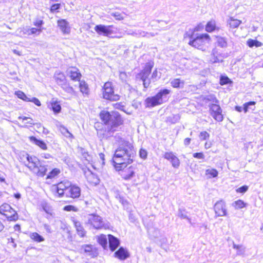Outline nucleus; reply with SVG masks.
Here are the masks:
<instances>
[{"mask_svg":"<svg viewBox=\"0 0 263 263\" xmlns=\"http://www.w3.org/2000/svg\"><path fill=\"white\" fill-rule=\"evenodd\" d=\"M136 154L133 145L128 141H123L114 154L113 162L115 167L118 170L126 167L127 164L133 162Z\"/></svg>","mask_w":263,"mask_h":263,"instance_id":"1","label":"nucleus"},{"mask_svg":"<svg viewBox=\"0 0 263 263\" xmlns=\"http://www.w3.org/2000/svg\"><path fill=\"white\" fill-rule=\"evenodd\" d=\"M20 161L37 176L43 177L45 175L47 171V167L41 164L36 157L25 153L20 156Z\"/></svg>","mask_w":263,"mask_h":263,"instance_id":"2","label":"nucleus"},{"mask_svg":"<svg viewBox=\"0 0 263 263\" xmlns=\"http://www.w3.org/2000/svg\"><path fill=\"white\" fill-rule=\"evenodd\" d=\"M100 116L102 121L107 126V129L109 134L115 132L117 128L122 123L120 115L116 111L110 113L107 111H102Z\"/></svg>","mask_w":263,"mask_h":263,"instance_id":"3","label":"nucleus"},{"mask_svg":"<svg viewBox=\"0 0 263 263\" xmlns=\"http://www.w3.org/2000/svg\"><path fill=\"white\" fill-rule=\"evenodd\" d=\"M189 44L199 49L203 50L204 45L209 43L210 40L208 34H202L194 38V34L192 32Z\"/></svg>","mask_w":263,"mask_h":263,"instance_id":"4","label":"nucleus"},{"mask_svg":"<svg viewBox=\"0 0 263 263\" xmlns=\"http://www.w3.org/2000/svg\"><path fill=\"white\" fill-rule=\"evenodd\" d=\"M0 213L5 216L9 221H16L18 219L16 212L7 203H4L0 206Z\"/></svg>","mask_w":263,"mask_h":263,"instance_id":"5","label":"nucleus"},{"mask_svg":"<svg viewBox=\"0 0 263 263\" xmlns=\"http://www.w3.org/2000/svg\"><path fill=\"white\" fill-rule=\"evenodd\" d=\"M103 95L104 99L110 101H116L120 99V96L115 93L112 84L110 82H107L104 84Z\"/></svg>","mask_w":263,"mask_h":263,"instance_id":"6","label":"nucleus"},{"mask_svg":"<svg viewBox=\"0 0 263 263\" xmlns=\"http://www.w3.org/2000/svg\"><path fill=\"white\" fill-rule=\"evenodd\" d=\"M86 224H89L96 229L106 228L104 221L101 217L95 215H89L87 217Z\"/></svg>","mask_w":263,"mask_h":263,"instance_id":"7","label":"nucleus"},{"mask_svg":"<svg viewBox=\"0 0 263 263\" xmlns=\"http://www.w3.org/2000/svg\"><path fill=\"white\" fill-rule=\"evenodd\" d=\"M209 108L210 115L215 120L218 122H221L223 120L222 109L219 105L212 103L209 105Z\"/></svg>","mask_w":263,"mask_h":263,"instance_id":"8","label":"nucleus"},{"mask_svg":"<svg viewBox=\"0 0 263 263\" xmlns=\"http://www.w3.org/2000/svg\"><path fill=\"white\" fill-rule=\"evenodd\" d=\"M71 182L68 180H64L58 183L53 187V190L58 194L59 197H62L64 195H66V192L67 189H69Z\"/></svg>","mask_w":263,"mask_h":263,"instance_id":"9","label":"nucleus"},{"mask_svg":"<svg viewBox=\"0 0 263 263\" xmlns=\"http://www.w3.org/2000/svg\"><path fill=\"white\" fill-rule=\"evenodd\" d=\"M214 209L215 213V217L226 216L227 215L226 204L222 200L217 201L214 205Z\"/></svg>","mask_w":263,"mask_h":263,"instance_id":"10","label":"nucleus"},{"mask_svg":"<svg viewBox=\"0 0 263 263\" xmlns=\"http://www.w3.org/2000/svg\"><path fill=\"white\" fill-rule=\"evenodd\" d=\"M226 57L216 48L213 49L209 61L212 64L222 63Z\"/></svg>","mask_w":263,"mask_h":263,"instance_id":"11","label":"nucleus"},{"mask_svg":"<svg viewBox=\"0 0 263 263\" xmlns=\"http://www.w3.org/2000/svg\"><path fill=\"white\" fill-rule=\"evenodd\" d=\"M81 195V189L80 188L75 185H72L71 184L67 189L66 192V197H70L72 198H77L80 197Z\"/></svg>","mask_w":263,"mask_h":263,"instance_id":"12","label":"nucleus"},{"mask_svg":"<svg viewBox=\"0 0 263 263\" xmlns=\"http://www.w3.org/2000/svg\"><path fill=\"white\" fill-rule=\"evenodd\" d=\"M112 26H105L103 25H98L95 27V31L100 35L108 36L112 33L111 30Z\"/></svg>","mask_w":263,"mask_h":263,"instance_id":"13","label":"nucleus"},{"mask_svg":"<svg viewBox=\"0 0 263 263\" xmlns=\"http://www.w3.org/2000/svg\"><path fill=\"white\" fill-rule=\"evenodd\" d=\"M80 251L82 253L85 254L86 256H89L90 258H93L98 255L97 251L91 245L82 246L80 249Z\"/></svg>","mask_w":263,"mask_h":263,"instance_id":"14","label":"nucleus"},{"mask_svg":"<svg viewBox=\"0 0 263 263\" xmlns=\"http://www.w3.org/2000/svg\"><path fill=\"white\" fill-rule=\"evenodd\" d=\"M153 67V63L149 62L146 64L144 69L139 74L142 81L149 78Z\"/></svg>","mask_w":263,"mask_h":263,"instance_id":"15","label":"nucleus"},{"mask_svg":"<svg viewBox=\"0 0 263 263\" xmlns=\"http://www.w3.org/2000/svg\"><path fill=\"white\" fill-rule=\"evenodd\" d=\"M58 25L63 34H68L70 33V28L68 22L66 20L62 19L58 20Z\"/></svg>","mask_w":263,"mask_h":263,"instance_id":"16","label":"nucleus"},{"mask_svg":"<svg viewBox=\"0 0 263 263\" xmlns=\"http://www.w3.org/2000/svg\"><path fill=\"white\" fill-rule=\"evenodd\" d=\"M114 256L121 260H124L129 257V254L126 249L120 247L118 251L115 252Z\"/></svg>","mask_w":263,"mask_h":263,"instance_id":"17","label":"nucleus"},{"mask_svg":"<svg viewBox=\"0 0 263 263\" xmlns=\"http://www.w3.org/2000/svg\"><path fill=\"white\" fill-rule=\"evenodd\" d=\"M146 106L147 107H154L162 104L161 101L157 98V95L152 97H148L145 100Z\"/></svg>","mask_w":263,"mask_h":263,"instance_id":"18","label":"nucleus"},{"mask_svg":"<svg viewBox=\"0 0 263 263\" xmlns=\"http://www.w3.org/2000/svg\"><path fill=\"white\" fill-rule=\"evenodd\" d=\"M109 248L111 251H115L119 246V240L112 235H108Z\"/></svg>","mask_w":263,"mask_h":263,"instance_id":"19","label":"nucleus"},{"mask_svg":"<svg viewBox=\"0 0 263 263\" xmlns=\"http://www.w3.org/2000/svg\"><path fill=\"white\" fill-rule=\"evenodd\" d=\"M85 175L89 182L95 185L99 183V179L96 175L92 173L90 171L88 170L87 171L85 172Z\"/></svg>","mask_w":263,"mask_h":263,"instance_id":"20","label":"nucleus"},{"mask_svg":"<svg viewBox=\"0 0 263 263\" xmlns=\"http://www.w3.org/2000/svg\"><path fill=\"white\" fill-rule=\"evenodd\" d=\"M171 92V90L168 89H161L157 94V97L158 98L162 103L166 102L167 100V96Z\"/></svg>","mask_w":263,"mask_h":263,"instance_id":"21","label":"nucleus"},{"mask_svg":"<svg viewBox=\"0 0 263 263\" xmlns=\"http://www.w3.org/2000/svg\"><path fill=\"white\" fill-rule=\"evenodd\" d=\"M68 73L71 79L74 81H79L81 74L78 72V70L76 68H71L68 70Z\"/></svg>","mask_w":263,"mask_h":263,"instance_id":"22","label":"nucleus"},{"mask_svg":"<svg viewBox=\"0 0 263 263\" xmlns=\"http://www.w3.org/2000/svg\"><path fill=\"white\" fill-rule=\"evenodd\" d=\"M134 168L130 166L123 172L122 176L124 179L129 180L134 176Z\"/></svg>","mask_w":263,"mask_h":263,"instance_id":"23","label":"nucleus"},{"mask_svg":"<svg viewBox=\"0 0 263 263\" xmlns=\"http://www.w3.org/2000/svg\"><path fill=\"white\" fill-rule=\"evenodd\" d=\"M54 79L59 85H61L66 81L64 74L59 71H56L54 74Z\"/></svg>","mask_w":263,"mask_h":263,"instance_id":"24","label":"nucleus"},{"mask_svg":"<svg viewBox=\"0 0 263 263\" xmlns=\"http://www.w3.org/2000/svg\"><path fill=\"white\" fill-rule=\"evenodd\" d=\"M30 141L34 143L35 145L39 146L43 150H46L47 148L46 143L42 140L36 139L35 137L32 136L30 137Z\"/></svg>","mask_w":263,"mask_h":263,"instance_id":"25","label":"nucleus"},{"mask_svg":"<svg viewBox=\"0 0 263 263\" xmlns=\"http://www.w3.org/2000/svg\"><path fill=\"white\" fill-rule=\"evenodd\" d=\"M171 85L174 88H179L183 87L184 82L180 79H174L171 81Z\"/></svg>","mask_w":263,"mask_h":263,"instance_id":"26","label":"nucleus"},{"mask_svg":"<svg viewBox=\"0 0 263 263\" xmlns=\"http://www.w3.org/2000/svg\"><path fill=\"white\" fill-rule=\"evenodd\" d=\"M97 241L104 249L107 247V238L105 235L101 234L97 236Z\"/></svg>","mask_w":263,"mask_h":263,"instance_id":"27","label":"nucleus"},{"mask_svg":"<svg viewBox=\"0 0 263 263\" xmlns=\"http://www.w3.org/2000/svg\"><path fill=\"white\" fill-rule=\"evenodd\" d=\"M30 237L34 241L41 242L44 241V238L36 232H33L30 234Z\"/></svg>","mask_w":263,"mask_h":263,"instance_id":"28","label":"nucleus"},{"mask_svg":"<svg viewBox=\"0 0 263 263\" xmlns=\"http://www.w3.org/2000/svg\"><path fill=\"white\" fill-rule=\"evenodd\" d=\"M233 248L237 250V255H243L246 251V248L242 245H237L233 242Z\"/></svg>","mask_w":263,"mask_h":263,"instance_id":"29","label":"nucleus"},{"mask_svg":"<svg viewBox=\"0 0 263 263\" xmlns=\"http://www.w3.org/2000/svg\"><path fill=\"white\" fill-rule=\"evenodd\" d=\"M247 45L251 48L253 47H259L262 45V43L256 40L249 39L247 41Z\"/></svg>","mask_w":263,"mask_h":263,"instance_id":"30","label":"nucleus"},{"mask_svg":"<svg viewBox=\"0 0 263 263\" xmlns=\"http://www.w3.org/2000/svg\"><path fill=\"white\" fill-rule=\"evenodd\" d=\"M60 86L62 89L67 93L72 94L74 92L73 88L70 86L66 81Z\"/></svg>","mask_w":263,"mask_h":263,"instance_id":"31","label":"nucleus"},{"mask_svg":"<svg viewBox=\"0 0 263 263\" xmlns=\"http://www.w3.org/2000/svg\"><path fill=\"white\" fill-rule=\"evenodd\" d=\"M15 95L17 96V97L27 102V101L30 100V98H28L23 91L18 90L15 92Z\"/></svg>","mask_w":263,"mask_h":263,"instance_id":"32","label":"nucleus"},{"mask_svg":"<svg viewBox=\"0 0 263 263\" xmlns=\"http://www.w3.org/2000/svg\"><path fill=\"white\" fill-rule=\"evenodd\" d=\"M217 43L219 46L224 48L227 46V42L225 38L222 37H218L217 39Z\"/></svg>","mask_w":263,"mask_h":263,"instance_id":"33","label":"nucleus"},{"mask_svg":"<svg viewBox=\"0 0 263 263\" xmlns=\"http://www.w3.org/2000/svg\"><path fill=\"white\" fill-rule=\"evenodd\" d=\"M241 22L238 20L231 18L229 21V25L232 28H237L240 24Z\"/></svg>","mask_w":263,"mask_h":263,"instance_id":"34","label":"nucleus"},{"mask_svg":"<svg viewBox=\"0 0 263 263\" xmlns=\"http://www.w3.org/2000/svg\"><path fill=\"white\" fill-rule=\"evenodd\" d=\"M51 107L54 113H59L61 110V105L57 102L51 103Z\"/></svg>","mask_w":263,"mask_h":263,"instance_id":"35","label":"nucleus"},{"mask_svg":"<svg viewBox=\"0 0 263 263\" xmlns=\"http://www.w3.org/2000/svg\"><path fill=\"white\" fill-rule=\"evenodd\" d=\"M233 205L235 209H239L243 208L245 206V203L242 200H238L233 203Z\"/></svg>","mask_w":263,"mask_h":263,"instance_id":"36","label":"nucleus"},{"mask_svg":"<svg viewBox=\"0 0 263 263\" xmlns=\"http://www.w3.org/2000/svg\"><path fill=\"white\" fill-rule=\"evenodd\" d=\"M176 157L172 152H165L163 155V157L170 162Z\"/></svg>","mask_w":263,"mask_h":263,"instance_id":"37","label":"nucleus"},{"mask_svg":"<svg viewBox=\"0 0 263 263\" xmlns=\"http://www.w3.org/2000/svg\"><path fill=\"white\" fill-rule=\"evenodd\" d=\"M80 91L83 93H88V86L85 82H81L79 83Z\"/></svg>","mask_w":263,"mask_h":263,"instance_id":"38","label":"nucleus"},{"mask_svg":"<svg viewBox=\"0 0 263 263\" xmlns=\"http://www.w3.org/2000/svg\"><path fill=\"white\" fill-rule=\"evenodd\" d=\"M60 173V171L58 168L53 169L48 175L47 178H52L57 176Z\"/></svg>","mask_w":263,"mask_h":263,"instance_id":"39","label":"nucleus"},{"mask_svg":"<svg viewBox=\"0 0 263 263\" xmlns=\"http://www.w3.org/2000/svg\"><path fill=\"white\" fill-rule=\"evenodd\" d=\"M178 216L181 219H187L189 221H190V219H189L188 218V217L186 214V212H185V210H182V209L179 210L178 213Z\"/></svg>","mask_w":263,"mask_h":263,"instance_id":"40","label":"nucleus"},{"mask_svg":"<svg viewBox=\"0 0 263 263\" xmlns=\"http://www.w3.org/2000/svg\"><path fill=\"white\" fill-rule=\"evenodd\" d=\"M206 174L210 175L212 177H216L218 175V171L214 168L208 169L206 171Z\"/></svg>","mask_w":263,"mask_h":263,"instance_id":"41","label":"nucleus"},{"mask_svg":"<svg viewBox=\"0 0 263 263\" xmlns=\"http://www.w3.org/2000/svg\"><path fill=\"white\" fill-rule=\"evenodd\" d=\"M215 25L213 22H209L206 26L205 29L208 32H212L215 29Z\"/></svg>","mask_w":263,"mask_h":263,"instance_id":"42","label":"nucleus"},{"mask_svg":"<svg viewBox=\"0 0 263 263\" xmlns=\"http://www.w3.org/2000/svg\"><path fill=\"white\" fill-rule=\"evenodd\" d=\"M171 163L173 167L176 168L179 167L180 164V160L177 156L171 161Z\"/></svg>","mask_w":263,"mask_h":263,"instance_id":"43","label":"nucleus"},{"mask_svg":"<svg viewBox=\"0 0 263 263\" xmlns=\"http://www.w3.org/2000/svg\"><path fill=\"white\" fill-rule=\"evenodd\" d=\"M231 82L230 79L226 76H221L220 79V84L221 85L229 84Z\"/></svg>","mask_w":263,"mask_h":263,"instance_id":"44","label":"nucleus"},{"mask_svg":"<svg viewBox=\"0 0 263 263\" xmlns=\"http://www.w3.org/2000/svg\"><path fill=\"white\" fill-rule=\"evenodd\" d=\"M134 34H135V35L137 36H145L146 35V34H149V33H146L144 31H141L140 30L134 31ZM149 34L152 36H153L154 35V34H153L152 33H149Z\"/></svg>","mask_w":263,"mask_h":263,"instance_id":"45","label":"nucleus"},{"mask_svg":"<svg viewBox=\"0 0 263 263\" xmlns=\"http://www.w3.org/2000/svg\"><path fill=\"white\" fill-rule=\"evenodd\" d=\"M64 210L66 211H74V212H77L78 211V209L73 205H66L64 207Z\"/></svg>","mask_w":263,"mask_h":263,"instance_id":"46","label":"nucleus"},{"mask_svg":"<svg viewBox=\"0 0 263 263\" xmlns=\"http://www.w3.org/2000/svg\"><path fill=\"white\" fill-rule=\"evenodd\" d=\"M78 234L81 237L85 235L86 232L84 230L82 226L76 229Z\"/></svg>","mask_w":263,"mask_h":263,"instance_id":"47","label":"nucleus"},{"mask_svg":"<svg viewBox=\"0 0 263 263\" xmlns=\"http://www.w3.org/2000/svg\"><path fill=\"white\" fill-rule=\"evenodd\" d=\"M209 134L205 131L201 132L199 135V138L201 140H205L206 139L209 138Z\"/></svg>","mask_w":263,"mask_h":263,"instance_id":"48","label":"nucleus"},{"mask_svg":"<svg viewBox=\"0 0 263 263\" xmlns=\"http://www.w3.org/2000/svg\"><path fill=\"white\" fill-rule=\"evenodd\" d=\"M61 130L62 134L64 135L66 137H72V135L68 130V129L64 127H61Z\"/></svg>","mask_w":263,"mask_h":263,"instance_id":"49","label":"nucleus"},{"mask_svg":"<svg viewBox=\"0 0 263 263\" xmlns=\"http://www.w3.org/2000/svg\"><path fill=\"white\" fill-rule=\"evenodd\" d=\"M18 119H22L23 120H27V122L26 123L30 124V125H34V122H33V120L32 119L27 117H19Z\"/></svg>","mask_w":263,"mask_h":263,"instance_id":"50","label":"nucleus"},{"mask_svg":"<svg viewBox=\"0 0 263 263\" xmlns=\"http://www.w3.org/2000/svg\"><path fill=\"white\" fill-rule=\"evenodd\" d=\"M139 156L142 159H145L147 156V151L144 149L141 148L139 151Z\"/></svg>","mask_w":263,"mask_h":263,"instance_id":"51","label":"nucleus"},{"mask_svg":"<svg viewBox=\"0 0 263 263\" xmlns=\"http://www.w3.org/2000/svg\"><path fill=\"white\" fill-rule=\"evenodd\" d=\"M30 28H28L27 27H23L22 28H20L19 30H20V33L21 35L22 34H27V35H30V31L29 30Z\"/></svg>","mask_w":263,"mask_h":263,"instance_id":"52","label":"nucleus"},{"mask_svg":"<svg viewBox=\"0 0 263 263\" xmlns=\"http://www.w3.org/2000/svg\"><path fill=\"white\" fill-rule=\"evenodd\" d=\"M248 190V186L247 185L242 186L236 190L237 193H245Z\"/></svg>","mask_w":263,"mask_h":263,"instance_id":"53","label":"nucleus"},{"mask_svg":"<svg viewBox=\"0 0 263 263\" xmlns=\"http://www.w3.org/2000/svg\"><path fill=\"white\" fill-rule=\"evenodd\" d=\"M151 79L148 78L145 79V80L142 81L143 82V85L145 88H147L149 87L151 83Z\"/></svg>","mask_w":263,"mask_h":263,"instance_id":"54","label":"nucleus"},{"mask_svg":"<svg viewBox=\"0 0 263 263\" xmlns=\"http://www.w3.org/2000/svg\"><path fill=\"white\" fill-rule=\"evenodd\" d=\"M30 31V35L33 34H39L41 32V29H36L35 28H30L29 30Z\"/></svg>","mask_w":263,"mask_h":263,"instance_id":"55","label":"nucleus"},{"mask_svg":"<svg viewBox=\"0 0 263 263\" xmlns=\"http://www.w3.org/2000/svg\"><path fill=\"white\" fill-rule=\"evenodd\" d=\"M27 102H32L37 106H40L41 105V102L39 101V100L35 97H33L31 99L30 98V100L27 101Z\"/></svg>","mask_w":263,"mask_h":263,"instance_id":"56","label":"nucleus"},{"mask_svg":"<svg viewBox=\"0 0 263 263\" xmlns=\"http://www.w3.org/2000/svg\"><path fill=\"white\" fill-rule=\"evenodd\" d=\"M208 100L212 101L213 103H217L218 102V100L216 98L214 95L208 96L206 98Z\"/></svg>","mask_w":263,"mask_h":263,"instance_id":"57","label":"nucleus"},{"mask_svg":"<svg viewBox=\"0 0 263 263\" xmlns=\"http://www.w3.org/2000/svg\"><path fill=\"white\" fill-rule=\"evenodd\" d=\"M81 151H82L81 152L82 153L83 156L86 159V160H87L88 161H90V157L89 155V154H88V153L85 152L84 151V149L83 148L81 149Z\"/></svg>","mask_w":263,"mask_h":263,"instance_id":"58","label":"nucleus"},{"mask_svg":"<svg viewBox=\"0 0 263 263\" xmlns=\"http://www.w3.org/2000/svg\"><path fill=\"white\" fill-rule=\"evenodd\" d=\"M60 4H55L52 5L50 8V11L51 12H54L56 10H58L60 7Z\"/></svg>","mask_w":263,"mask_h":263,"instance_id":"59","label":"nucleus"},{"mask_svg":"<svg viewBox=\"0 0 263 263\" xmlns=\"http://www.w3.org/2000/svg\"><path fill=\"white\" fill-rule=\"evenodd\" d=\"M158 77V72L157 69H155L151 77V79H152V81L155 82L157 80V78Z\"/></svg>","mask_w":263,"mask_h":263,"instance_id":"60","label":"nucleus"},{"mask_svg":"<svg viewBox=\"0 0 263 263\" xmlns=\"http://www.w3.org/2000/svg\"><path fill=\"white\" fill-rule=\"evenodd\" d=\"M193 157L197 159H204V155L202 153H195L193 154Z\"/></svg>","mask_w":263,"mask_h":263,"instance_id":"61","label":"nucleus"},{"mask_svg":"<svg viewBox=\"0 0 263 263\" xmlns=\"http://www.w3.org/2000/svg\"><path fill=\"white\" fill-rule=\"evenodd\" d=\"M112 16H114L116 20H121L123 19V16L121 14V13L119 12H115L111 14Z\"/></svg>","mask_w":263,"mask_h":263,"instance_id":"62","label":"nucleus"},{"mask_svg":"<svg viewBox=\"0 0 263 263\" xmlns=\"http://www.w3.org/2000/svg\"><path fill=\"white\" fill-rule=\"evenodd\" d=\"M44 228L45 229L46 232H47L48 233H51V228H50V226L49 224H48L47 223L44 224Z\"/></svg>","mask_w":263,"mask_h":263,"instance_id":"63","label":"nucleus"},{"mask_svg":"<svg viewBox=\"0 0 263 263\" xmlns=\"http://www.w3.org/2000/svg\"><path fill=\"white\" fill-rule=\"evenodd\" d=\"M73 222L74 223L76 229H77L82 226L81 222L79 221L73 220Z\"/></svg>","mask_w":263,"mask_h":263,"instance_id":"64","label":"nucleus"}]
</instances>
